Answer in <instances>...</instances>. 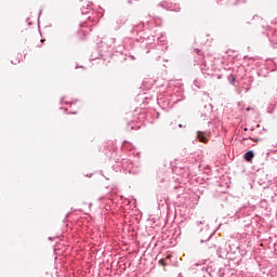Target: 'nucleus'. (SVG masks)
<instances>
[{
  "label": "nucleus",
  "instance_id": "f257e3e1",
  "mask_svg": "<svg viewBox=\"0 0 277 277\" xmlns=\"http://www.w3.org/2000/svg\"><path fill=\"white\" fill-rule=\"evenodd\" d=\"M245 159H246V161H252V159H254V151H252V150H249V151H247L246 154H245Z\"/></svg>",
  "mask_w": 277,
  "mask_h": 277
},
{
  "label": "nucleus",
  "instance_id": "f03ea898",
  "mask_svg": "<svg viewBox=\"0 0 277 277\" xmlns=\"http://www.w3.org/2000/svg\"><path fill=\"white\" fill-rule=\"evenodd\" d=\"M197 137H198L199 142H202L203 144H207L208 140H207V136H205V133L198 132Z\"/></svg>",
  "mask_w": 277,
  "mask_h": 277
},
{
  "label": "nucleus",
  "instance_id": "7ed1b4c3",
  "mask_svg": "<svg viewBox=\"0 0 277 277\" xmlns=\"http://www.w3.org/2000/svg\"><path fill=\"white\" fill-rule=\"evenodd\" d=\"M159 265L162 266V267H166L167 264H166V260H159Z\"/></svg>",
  "mask_w": 277,
  "mask_h": 277
},
{
  "label": "nucleus",
  "instance_id": "39448f33",
  "mask_svg": "<svg viewBox=\"0 0 277 277\" xmlns=\"http://www.w3.org/2000/svg\"><path fill=\"white\" fill-rule=\"evenodd\" d=\"M12 64L16 65V64H21V60H17V62L14 63V61H12Z\"/></svg>",
  "mask_w": 277,
  "mask_h": 277
},
{
  "label": "nucleus",
  "instance_id": "20e7f679",
  "mask_svg": "<svg viewBox=\"0 0 277 277\" xmlns=\"http://www.w3.org/2000/svg\"><path fill=\"white\" fill-rule=\"evenodd\" d=\"M229 79H232V83H235V76L230 75Z\"/></svg>",
  "mask_w": 277,
  "mask_h": 277
},
{
  "label": "nucleus",
  "instance_id": "6e6552de",
  "mask_svg": "<svg viewBox=\"0 0 277 277\" xmlns=\"http://www.w3.org/2000/svg\"><path fill=\"white\" fill-rule=\"evenodd\" d=\"M167 259H171V255H168Z\"/></svg>",
  "mask_w": 277,
  "mask_h": 277
},
{
  "label": "nucleus",
  "instance_id": "423d86ee",
  "mask_svg": "<svg viewBox=\"0 0 277 277\" xmlns=\"http://www.w3.org/2000/svg\"><path fill=\"white\" fill-rule=\"evenodd\" d=\"M179 127H180V129H183V124L180 123Z\"/></svg>",
  "mask_w": 277,
  "mask_h": 277
},
{
  "label": "nucleus",
  "instance_id": "0eeeda50",
  "mask_svg": "<svg viewBox=\"0 0 277 277\" xmlns=\"http://www.w3.org/2000/svg\"><path fill=\"white\" fill-rule=\"evenodd\" d=\"M253 142H259V138H253Z\"/></svg>",
  "mask_w": 277,
  "mask_h": 277
}]
</instances>
